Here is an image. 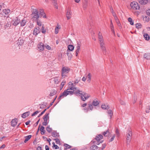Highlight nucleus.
<instances>
[{
	"label": "nucleus",
	"mask_w": 150,
	"mask_h": 150,
	"mask_svg": "<svg viewBox=\"0 0 150 150\" xmlns=\"http://www.w3.org/2000/svg\"><path fill=\"white\" fill-rule=\"evenodd\" d=\"M68 92L69 93V94H70L71 95H73L75 93L74 91H68Z\"/></svg>",
	"instance_id": "nucleus-58"
},
{
	"label": "nucleus",
	"mask_w": 150,
	"mask_h": 150,
	"mask_svg": "<svg viewBox=\"0 0 150 150\" xmlns=\"http://www.w3.org/2000/svg\"><path fill=\"white\" fill-rule=\"evenodd\" d=\"M26 20L25 18H24L20 22L21 26H23L26 24Z\"/></svg>",
	"instance_id": "nucleus-15"
},
{
	"label": "nucleus",
	"mask_w": 150,
	"mask_h": 150,
	"mask_svg": "<svg viewBox=\"0 0 150 150\" xmlns=\"http://www.w3.org/2000/svg\"><path fill=\"white\" fill-rule=\"evenodd\" d=\"M39 27L35 28L33 32V34L36 36L39 33Z\"/></svg>",
	"instance_id": "nucleus-9"
},
{
	"label": "nucleus",
	"mask_w": 150,
	"mask_h": 150,
	"mask_svg": "<svg viewBox=\"0 0 150 150\" xmlns=\"http://www.w3.org/2000/svg\"><path fill=\"white\" fill-rule=\"evenodd\" d=\"M70 70V68L67 67H62L61 70V76L62 78H64L66 77H67L66 74L68 73Z\"/></svg>",
	"instance_id": "nucleus-3"
},
{
	"label": "nucleus",
	"mask_w": 150,
	"mask_h": 150,
	"mask_svg": "<svg viewBox=\"0 0 150 150\" xmlns=\"http://www.w3.org/2000/svg\"><path fill=\"white\" fill-rule=\"evenodd\" d=\"M100 41V46H104V43L103 42V40H99Z\"/></svg>",
	"instance_id": "nucleus-52"
},
{
	"label": "nucleus",
	"mask_w": 150,
	"mask_h": 150,
	"mask_svg": "<svg viewBox=\"0 0 150 150\" xmlns=\"http://www.w3.org/2000/svg\"><path fill=\"white\" fill-rule=\"evenodd\" d=\"M62 93L64 97L66 96L67 95H68L69 94L68 91L67 90L64 91Z\"/></svg>",
	"instance_id": "nucleus-37"
},
{
	"label": "nucleus",
	"mask_w": 150,
	"mask_h": 150,
	"mask_svg": "<svg viewBox=\"0 0 150 150\" xmlns=\"http://www.w3.org/2000/svg\"><path fill=\"white\" fill-rule=\"evenodd\" d=\"M56 143L57 144H60V141L59 139L58 138H56L54 139Z\"/></svg>",
	"instance_id": "nucleus-43"
},
{
	"label": "nucleus",
	"mask_w": 150,
	"mask_h": 150,
	"mask_svg": "<svg viewBox=\"0 0 150 150\" xmlns=\"http://www.w3.org/2000/svg\"><path fill=\"white\" fill-rule=\"evenodd\" d=\"M88 108L89 109H90L91 110H92L93 108V105L92 104H88Z\"/></svg>",
	"instance_id": "nucleus-42"
},
{
	"label": "nucleus",
	"mask_w": 150,
	"mask_h": 150,
	"mask_svg": "<svg viewBox=\"0 0 150 150\" xmlns=\"http://www.w3.org/2000/svg\"><path fill=\"white\" fill-rule=\"evenodd\" d=\"M13 25L15 26H17L20 23V19L18 18V17H16L15 19H14L13 21Z\"/></svg>",
	"instance_id": "nucleus-7"
},
{
	"label": "nucleus",
	"mask_w": 150,
	"mask_h": 150,
	"mask_svg": "<svg viewBox=\"0 0 150 150\" xmlns=\"http://www.w3.org/2000/svg\"><path fill=\"white\" fill-rule=\"evenodd\" d=\"M57 93V91L55 90H53L51 93L50 94V96H52L53 95H55Z\"/></svg>",
	"instance_id": "nucleus-40"
},
{
	"label": "nucleus",
	"mask_w": 150,
	"mask_h": 150,
	"mask_svg": "<svg viewBox=\"0 0 150 150\" xmlns=\"http://www.w3.org/2000/svg\"><path fill=\"white\" fill-rule=\"evenodd\" d=\"M146 112V113H149L150 112V106L149 105L147 107Z\"/></svg>",
	"instance_id": "nucleus-44"
},
{
	"label": "nucleus",
	"mask_w": 150,
	"mask_h": 150,
	"mask_svg": "<svg viewBox=\"0 0 150 150\" xmlns=\"http://www.w3.org/2000/svg\"><path fill=\"white\" fill-rule=\"evenodd\" d=\"M101 108L104 110H108L109 108L110 107L107 105V104L105 105V104H103L102 105Z\"/></svg>",
	"instance_id": "nucleus-21"
},
{
	"label": "nucleus",
	"mask_w": 150,
	"mask_h": 150,
	"mask_svg": "<svg viewBox=\"0 0 150 150\" xmlns=\"http://www.w3.org/2000/svg\"><path fill=\"white\" fill-rule=\"evenodd\" d=\"M128 21L130 23V24L132 25H134V21L132 19V18L129 17L128 18Z\"/></svg>",
	"instance_id": "nucleus-38"
},
{
	"label": "nucleus",
	"mask_w": 150,
	"mask_h": 150,
	"mask_svg": "<svg viewBox=\"0 0 150 150\" xmlns=\"http://www.w3.org/2000/svg\"><path fill=\"white\" fill-rule=\"evenodd\" d=\"M52 148L53 149H59V147L57 145L54 144V145L52 146Z\"/></svg>",
	"instance_id": "nucleus-45"
},
{
	"label": "nucleus",
	"mask_w": 150,
	"mask_h": 150,
	"mask_svg": "<svg viewBox=\"0 0 150 150\" xmlns=\"http://www.w3.org/2000/svg\"><path fill=\"white\" fill-rule=\"evenodd\" d=\"M10 10L8 9H4L3 10V11L6 15H8L10 12Z\"/></svg>",
	"instance_id": "nucleus-34"
},
{
	"label": "nucleus",
	"mask_w": 150,
	"mask_h": 150,
	"mask_svg": "<svg viewBox=\"0 0 150 150\" xmlns=\"http://www.w3.org/2000/svg\"><path fill=\"white\" fill-rule=\"evenodd\" d=\"M74 86H69L68 88L67 89V90H74Z\"/></svg>",
	"instance_id": "nucleus-55"
},
{
	"label": "nucleus",
	"mask_w": 150,
	"mask_h": 150,
	"mask_svg": "<svg viewBox=\"0 0 150 150\" xmlns=\"http://www.w3.org/2000/svg\"><path fill=\"white\" fill-rule=\"evenodd\" d=\"M32 16V18L34 19V20H38V18L40 17V15L39 14V11L37 9H33L31 14Z\"/></svg>",
	"instance_id": "nucleus-2"
},
{
	"label": "nucleus",
	"mask_w": 150,
	"mask_h": 150,
	"mask_svg": "<svg viewBox=\"0 0 150 150\" xmlns=\"http://www.w3.org/2000/svg\"><path fill=\"white\" fill-rule=\"evenodd\" d=\"M120 104H121L122 105H125V102L124 101L122 100H120Z\"/></svg>",
	"instance_id": "nucleus-64"
},
{
	"label": "nucleus",
	"mask_w": 150,
	"mask_h": 150,
	"mask_svg": "<svg viewBox=\"0 0 150 150\" xmlns=\"http://www.w3.org/2000/svg\"><path fill=\"white\" fill-rule=\"evenodd\" d=\"M44 122H42V124L43 125H47V113H46L43 117Z\"/></svg>",
	"instance_id": "nucleus-14"
},
{
	"label": "nucleus",
	"mask_w": 150,
	"mask_h": 150,
	"mask_svg": "<svg viewBox=\"0 0 150 150\" xmlns=\"http://www.w3.org/2000/svg\"><path fill=\"white\" fill-rule=\"evenodd\" d=\"M52 3L53 4V5L54 7V8L58 9V5L57 4V1L56 0H54V1H51Z\"/></svg>",
	"instance_id": "nucleus-27"
},
{
	"label": "nucleus",
	"mask_w": 150,
	"mask_h": 150,
	"mask_svg": "<svg viewBox=\"0 0 150 150\" xmlns=\"http://www.w3.org/2000/svg\"><path fill=\"white\" fill-rule=\"evenodd\" d=\"M115 133L117 134V137H119L120 136V132L118 129L117 128L116 129Z\"/></svg>",
	"instance_id": "nucleus-46"
},
{
	"label": "nucleus",
	"mask_w": 150,
	"mask_h": 150,
	"mask_svg": "<svg viewBox=\"0 0 150 150\" xmlns=\"http://www.w3.org/2000/svg\"><path fill=\"white\" fill-rule=\"evenodd\" d=\"M54 81L55 83L56 84H58L59 82L58 79L57 78H54L53 80Z\"/></svg>",
	"instance_id": "nucleus-47"
},
{
	"label": "nucleus",
	"mask_w": 150,
	"mask_h": 150,
	"mask_svg": "<svg viewBox=\"0 0 150 150\" xmlns=\"http://www.w3.org/2000/svg\"><path fill=\"white\" fill-rule=\"evenodd\" d=\"M39 14L40 15V17L42 16L43 17H46V15L43 10H41L40 11V12H39Z\"/></svg>",
	"instance_id": "nucleus-13"
},
{
	"label": "nucleus",
	"mask_w": 150,
	"mask_h": 150,
	"mask_svg": "<svg viewBox=\"0 0 150 150\" xmlns=\"http://www.w3.org/2000/svg\"><path fill=\"white\" fill-rule=\"evenodd\" d=\"M65 83V81H63L61 83V85L62 86V88H61V89H62V88H63V87L64 86V83Z\"/></svg>",
	"instance_id": "nucleus-61"
},
{
	"label": "nucleus",
	"mask_w": 150,
	"mask_h": 150,
	"mask_svg": "<svg viewBox=\"0 0 150 150\" xmlns=\"http://www.w3.org/2000/svg\"><path fill=\"white\" fill-rule=\"evenodd\" d=\"M139 3L142 5H145L148 2V0H138Z\"/></svg>",
	"instance_id": "nucleus-24"
},
{
	"label": "nucleus",
	"mask_w": 150,
	"mask_h": 150,
	"mask_svg": "<svg viewBox=\"0 0 150 150\" xmlns=\"http://www.w3.org/2000/svg\"><path fill=\"white\" fill-rule=\"evenodd\" d=\"M30 114V112L28 111L26 112H24L21 115V117L23 118H25L27 117H28L29 115Z\"/></svg>",
	"instance_id": "nucleus-20"
},
{
	"label": "nucleus",
	"mask_w": 150,
	"mask_h": 150,
	"mask_svg": "<svg viewBox=\"0 0 150 150\" xmlns=\"http://www.w3.org/2000/svg\"><path fill=\"white\" fill-rule=\"evenodd\" d=\"M83 4V7L84 9H86L88 5V0H84Z\"/></svg>",
	"instance_id": "nucleus-25"
},
{
	"label": "nucleus",
	"mask_w": 150,
	"mask_h": 150,
	"mask_svg": "<svg viewBox=\"0 0 150 150\" xmlns=\"http://www.w3.org/2000/svg\"><path fill=\"white\" fill-rule=\"evenodd\" d=\"M63 146L65 147L64 150H66L67 149H70L71 147V146L67 144H63Z\"/></svg>",
	"instance_id": "nucleus-31"
},
{
	"label": "nucleus",
	"mask_w": 150,
	"mask_h": 150,
	"mask_svg": "<svg viewBox=\"0 0 150 150\" xmlns=\"http://www.w3.org/2000/svg\"><path fill=\"white\" fill-rule=\"evenodd\" d=\"M88 80L90 81L91 79V75L90 73H88Z\"/></svg>",
	"instance_id": "nucleus-60"
},
{
	"label": "nucleus",
	"mask_w": 150,
	"mask_h": 150,
	"mask_svg": "<svg viewBox=\"0 0 150 150\" xmlns=\"http://www.w3.org/2000/svg\"><path fill=\"white\" fill-rule=\"evenodd\" d=\"M135 26L136 28L138 29L141 28L142 27V25L139 23H136L135 24Z\"/></svg>",
	"instance_id": "nucleus-35"
},
{
	"label": "nucleus",
	"mask_w": 150,
	"mask_h": 150,
	"mask_svg": "<svg viewBox=\"0 0 150 150\" xmlns=\"http://www.w3.org/2000/svg\"><path fill=\"white\" fill-rule=\"evenodd\" d=\"M130 6L134 10H138L140 8L139 4L135 1L132 2L131 3Z\"/></svg>",
	"instance_id": "nucleus-4"
},
{
	"label": "nucleus",
	"mask_w": 150,
	"mask_h": 150,
	"mask_svg": "<svg viewBox=\"0 0 150 150\" xmlns=\"http://www.w3.org/2000/svg\"><path fill=\"white\" fill-rule=\"evenodd\" d=\"M102 134L105 137H107L110 134V132L109 129H108L106 131L103 132Z\"/></svg>",
	"instance_id": "nucleus-22"
},
{
	"label": "nucleus",
	"mask_w": 150,
	"mask_h": 150,
	"mask_svg": "<svg viewBox=\"0 0 150 150\" xmlns=\"http://www.w3.org/2000/svg\"><path fill=\"white\" fill-rule=\"evenodd\" d=\"M92 104L94 106H96L99 104V103L98 101L93 100Z\"/></svg>",
	"instance_id": "nucleus-36"
},
{
	"label": "nucleus",
	"mask_w": 150,
	"mask_h": 150,
	"mask_svg": "<svg viewBox=\"0 0 150 150\" xmlns=\"http://www.w3.org/2000/svg\"><path fill=\"white\" fill-rule=\"evenodd\" d=\"M83 110H84L85 112H87L89 110V109L86 107L84 108Z\"/></svg>",
	"instance_id": "nucleus-56"
},
{
	"label": "nucleus",
	"mask_w": 150,
	"mask_h": 150,
	"mask_svg": "<svg viewBox=\"0 0 150 150\" xmlns=\"http://www.w3.org/2000/svg\"><path fill=\"white\" fill-rule=\"evenodd\" d=\"M17 120V119L15 118L12 120L11 121V123L12 126L14 127L16 125Z\"/></svg>",
	"instance_id": "nucleus-11"
},
{
	"label": "nucleus",
	"mask_w": 150,
	"mask_h": 150,
	"mask_svg": "<svg viewBox=\"0 0 150 150\" xmlns=\"http://www.w3.org/2000/svg\"><path fill=\"white\" fill-rule=\"evenodd\" d=\"M67 54L69 60H70L72 57V54L69 51L67 50Z\"/></svg>",
	"instance_id": "nucleus-23"
},
{
	"label": "nucleus",
	"mask_w": 150,
	"mask_h": 150,
	"mask_svg": "<svg viewBox=\"0 0 150 150\" xmlns=\"http://www.w3.org/2000/svg\"><path fill=\"white\" fill-rule=\"evenodd\" d=\"M37 21V24L39 26H41V23L40 21H38V20L36 21Z\"/></svg>",
	"instance_id": "nucleus-63"
},
{
	"label": "nucleus",
	"mask_w": 150,
	"mask_h": 150,
	"mask_svg": "<svg viewBox=\"0 0 150 150\" xmlns=\"http://www.w3.org/2000/svg\"><path fill=\"white\" fill-rule=\"evenodd\" d=\"M110 26L111 29V28H114V26L112 24V20H111V19L110 20Z\"/></svg>",
	"instance_id": "nucleus-57"
},
{
	"label": "nucleus",
	"mask_w": 150,
	"mask_h": 150,
	"mask_svg": "<svg viewBox=\"0 0 150 150\" xmlns=\"http://www.w3.org/2000/svg\"><path fill=\"white\" fill-rule=\"evenodd\" d=\"M45 47L46 49H47V46H45L42 42H40L39 44L37 46L38 49L40 51L43 50Z\"/></svg>",
	"instance_id": "nucleus-6"
},
{
	"label": "nucleus",
	"mask_w": 150,
	"mask_h": 150,
	"mask_svg": "<svg viewBox=\"0 0 150 150\" xmlns=\"http://www.w3.org/2000/svg\"><path fill=\"white\" fill-rule=\"evenodd\" d=\"M146 13L148 16H150V8L147 10L146 11Z\"/></svg>",
	"instance_id": "nucleus-49"
},
{
	"label": "nucleus",
	"mask_w": 150,
	"mask_h": 150,
	"mask_svg": "<svg viewBox=\"0 0 150 150\" xmlns=\"http://www.w3.org/2000/svg\"><path fill=\"white\" fill-rule=\"evenodd\" d=\"M52 131V128L50 127V126L47 125V132L49 133L51 132Z\"/></svg>",
	"instance_id": "nucleus-48"
},
{
	"label": "nucleus",
	"mask_w": 150,
	"mask_h": 150,
	"mask_svg": "<svg viewBox=\"0 0 150 150\" xmlns=\"http://www.w3.org/2000/svg\"><path fill=\"white\" fill-rule=\"evenodd\" d=\"M81 45L79 43H78L77 44L76 48L77 49L75 51L76 52V56L77 57L78 55V53L79 52L80 49Z\"/></svg>",
	"instance_id": "nucleus-8"
},
{
	"label": "nucleus",
	"mask_w": 150,
	"mask_h": 150,
	"mask_svg": "<svg viewBox=\"0 0 150 150\" xmlns=\"http://www.w3.org/2000/svg\"><path fill=\"white\" fill-rule=\"evenodd\" d=\"M111 12L112 13V15L113 16H116V14L114 12L112 8V10H111Z\"/></svg>",
	"instance_id": "nucleus-53"
},
{
	"label": "nucleus",
	"mask_w": 150,
	"mask_h": 150,
	"mask_svg": "<svg viewBox=\"0 0 150 150\" xmlns=\"http://www.w3.org/2000/svg\"><path fill=\"white\" fill-rule=\"evenodd\" d=\"M132 136V132L130 128H128L127 130L126 134V139L127 140L130 141Z\"/></svg>",
	"instance_id": "nucleus-5"
},
{
	"label": "nucleus",
	"mask_w": 150,
	"mask_h": 150,
	"mask_svg": "<svg viewBox=\"0 0 150 150\" xmlns=\"http://www.w3.org/2000/svg\"><path fill=\"white\" fill-rule=\"evenodd\" d=\"M52 135L53 137L56 138L58 137L59 136V133L55 131H54L52 133Z\"/></svg>",
	"instance_id": "nucleus-12"
},
{
	"label": "nucleus",
	"mask_w": 150,
	"mask_h": 150,
	"mask_svg": "<svg viewBox=\"0 0 150 150\" xmlns=\"http://www.w3.org/2000/svg\"><path fill=\"white\" fill-rule=\"evenodd\" d=\"M67 17V20H69L71 17V12L70 10H67L66 13Z\"/></svg>",
	"instance_id": "nucleus-17"
},
{
	"label": "nucleus",
	"mask_w": 150,
	"mask_h": 150,
	"mask_svg": "<svg viewBox=\"0 0 150 150\" xmlns=\"http://www.w3.org/2000/svg\"><path fill=\"white\" fill-rule=\"evenodd\" d=\"M32 135H30L25 137V139L24 141L25 143H26L31 138Z\"/></svg>",
	"instance_id": "nucleus-28"
},
{
	"label": "nucleus",
	"mask_w": 150,
	"mask_h": 150,
	"mask_svg": "<svg viewBox=\"0 0 150 150\" xmlns=\"http://www.w3.org/2000/svg\"><path fill=\"white\" fill-rule=\"evenodd\" d=\"M107 112L108 113L109 115H110V118H111L112 115H113L112 112V110H107Z\"/></svg>",
	"instance_id": "nucleus-41"
},
{
	"label": "nucleus",
	"mask_w": 150,
	"mask_h": 150,
	"mask_svg": "<svg viewBox=\"0 0 150 150\" xmlns=\"http://www.w3.org/2000/svg\"><path fill=\"white\" fill-rule=\"evenodd\" d=\"M74 94L77 96H79L81 97V100L83 101H85L90 96V95L87 94L86 92H83L79 89H77L75 92Z\"/></svg>",
	"instance_id": "nucleus-1"
},
{
	"label": "nucleus",
	"mask_w": 150,
	"mask_h": 150,
	"mask_svg": "<svg viewBox=\"0 0 150 150\" xmlns=\"http://www.w3.org/2000/svg\"><path fill=\"white\" fill-rule=\"evenodd\" d=\"M143 57L146 59H150V53H145L144 54Z\"/></svg>",
	"instance_id": "nucleus-19"
},
{
	"label": "nucleus",
	"mask_w": 150,
	"mask_h": 150,
	"mask_svg": "<svg viewBox=\"0 0 150 150\" xmlns=\"http://www.w3.org/2000/svg\"><path fill=\"white\" fill-rule=\"evenodd\" d=\"M106 144L105 143L104 144H103L102 145V148L100 150H103L106 147Z\"/></svg>",
	"instance_id": "nucleus-51"
},
{
	"label": "nucleus",
	"mask_w": 150,
	"mask_h": 150,
	"mask_svg": "<svg viewBox=\"0 0 150 150\" xmlns=\"http://www.w3.org/2000/svg\"><path fill=\"white\" fill-rule=\"evenodd\" d=\"M39 112L38 111H37L34 112H33L32 115V116H33L35 115H36Z\"/></svg>",
	"instance_id": "nucleus-54"
},
{
	"label": "nucleus",
	"mask_w": 150,
	"mask_h": 150,
	"mask_svg": "<svg viewBox=\"0 0 150 150\" xmlns=\"http://www.w3.org/2000/svg\"><path fill=\"white\" fill-rule=\"evenodd\" d=\"M18 41L17 44L18 45H22L24 42V40H21V38H19L18 39Z\"/></svg>",
	"instance_id": "nucleus-29"
},
{
	"label": "nucleus",
	"mask_w": 150,
	"mask_h": 150,
	"mask_svg": "<svg viewBox=\"0 0 150 150\" xmlns=\"http://www.w3.org/2000/svg\"><path fill=\"white\" fill-rule=\"evenodd\" d=\"M100 47L101 49L103 51V54L105 55L106 54V51L105 47L104 46H100Z\"/></svg>",
	"instance_id": "nucleus-33"
},
{
	"label": "nucleus",
	"mask_w": 150,
	"mask_h": 150,
	"mask_svg": "<svg viewBox=\"0 0 150 150\" xmlns=\"http://www.w3.org/2000/svg\"><path fill=\"white\" fill-rule=\"evenodd\" d=\"M114 17L115 19V21L116 22H118L119 21L117 17V16H114Z\"/></svg>",
	"instance_id": "nucleus-59"
},
{
	"label": "nucleus",
	"mask_w": 150,
	"mask_h": 150,
	"mask_svg": "<svg viewBox=\"0 0 150 150\" xmlns=\"http://www.w3.org/2000/svg\"><path fill=\"white\" fill-rule=\"evenodd\" d=\"M103 138V136L102 134H99L96 136L94 139L95 141H100V140L102 139Z\"/></svg>",
	"instance_id": "nucleus-10"
},
{
	"label": "nucleus",
	"mask_w": 150,
	"mask_h": 150,
	"mask_svg": "<svg viewBox=\"0 0 150 150\" xmlns=\"http://www.w3.org/2000/svg\"><path fill=\"white\" fill-rule=\"evenodd\" d=\"M100 147H98L97 146L95 145L91 146L90 147V150H99Z\"/></svg>",
	"instance_id": "nucleus-16"
},
{
	"label": "nucleus",
	"mask_w": 150,
	"mask_h": 150,
	"mask_svg": "<svg viewBox=\"0 0 150 150\" xmlns=\"http://www.w3.org/2000/svg\"><path fill=\"white\" fill-rule=\"evenodd\" d=\"M91 142H92L93 144L94 145L96 144L98 145L100 144V143H99V141L96 142V141L95 140V139H93V140H92L91 141Z\"/></svg>",
	"instance_id": "nucleus-39"
},
{
	"label": "nucleus",
	"mask_w": 150,
	"mask_h": 150,
	"mask_svg": "<svg viewBox=\"0 0 150 150\" xmlns=\"http://www.w3.org/2000/svg\"><path fill=\"white\" fill-rule=\"evenodd\" d=\"M44 129V127L42 126L40 128V131H41V134L42 135L44 134L45 132Z\"/></svg>",
	"instance_id": "nucleus-32"
},
{
	"label": "nucleus",
	"mask_w": 150,
	"mask_h": 150,
	"mask_svg": "<svg viewBox=\"0 0 150 150\" xmlns=\"http://www.w3.org/2000/svg\"><path fill=\"white\" fill-rule=\"evenodd\" d=\"M74 49V46L72 45H68L67 47V50L72 51Z\"/></svg>",
	"instance_id": "nucleus-18"
},
{
	"label": "nucleus",
	"mask_w": 150,
	"mask_h": 150,
	"mask_svg": "<svg viewBox=\"0 0 150 150\" xmlns=\"http://www.w3.org/2000/svg\"><path fill=\"white\" fill-rule=\"evenodd\" d=\"M98 38L99 40H103V37L100 34V35L99 36H98Z\"/></svg>",
	"instance_id": "nucleus-62"
},
{
	"label": "nucleus",
	"mask_w": 150,
	"mask_h": 150,
	"mask_svg": "<svg viewBox=\"0 0 150 150\" xmlns=\"http://www.w3.org/2000/svg\"><path fill=\"white\" fill-rule=\"evenodd\" d=\"M144 37L145 40H148L150 39V37L149 35L147 33H144Z\"/></svg>",
	"instance_id": "nucleus-30"
},
{
	"label": "nucleus",
	"mask_w": 150,
	"mask_h": 150,
	"mask_svg": "<svg viewBox=\"0 0 150 150\" xmlns=\"http://www.w3.org/2000/svg\"><path fill=\"white\" fill-rule=\"evenodd\" d=\"M52 3L53 4V5L54 7V8L58 9V5L57 4V1L56 0H54V1H51Z\"/></svg>",
	"instance_id": "nucleus-26"
},
{
	"label": "nucleus",
	"mask_w": 150,
	"mask_h": 150,
	"mask_svg": "<svg viewBox=\"0 0 150 150\" xmlns=\"http://www.w3.org/2000/svg\"><path fill=\"white\" fill-rule=\"evenodd\" d=\"M115 135H114L109 140V142H110L113 141L115 137Z\"/></svg>",
	"instance_id": "nucleus-50"
}]
</instances>
